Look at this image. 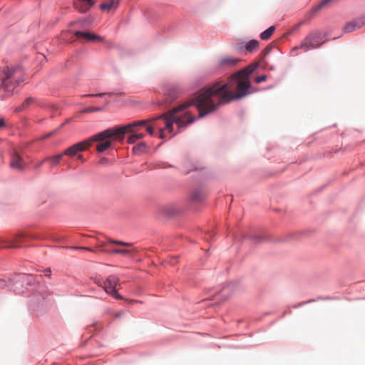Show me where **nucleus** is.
<instances>
[{
  "instance_id": "nucleus-1",
  "label": "nucleus",
  "mask_w": 365,
  "mask_h": 365,
  "mask_svg": "<svg viewBox=\"0 0 365 365\" xmlns=\"http://www.w3.org/2000/svg\"><path fill=\"white\" fill-rule=\"evenodd\" d=\"M258 66L251 65L231 76L227 82L216 81L212 86L202 90L197 98L200 117L214 111L220 104L241 98L248 93L249 76Z\"/></svg>"
},
{
  "instance_id": "nucleus-2",
  "label": "nucleus",
  "mask_w": 365,
  "mask_h": 365,
  "mask_svg": "<svg viewBox=\"0 0 365 365\" xmlns=\"http://www.w3.org/2000/svg\"><path fill=\"white\" fill-rule=\"evenodd\" d=\"M198 97L199 94L195 98L173 108L168 113L158 116L156 118H151L150 120H159L158 125L163 128L164 132L165 130H168L169 133H172L173 125L174 123H176L179 128H184L187 125L190 124L195 120V118L190 114V111L184 110L189 106L195 105L200 112V110L197 107ZM198 118H200V115Z\"/></svg>"
},
{
  "instance_id": "nucleus-3",
  "label": "nucleus",
  "mask_w": 365,
  "mask_h": 365,
  "mask_svg": "<svg viewBox=\"0 0 365 365\" xmlns=\"http://www.w3.org/2000/svg\"><path fill=\"white\" fill-rule=\"evenodd\" d=\"M148 122V120H138L123 127L107 129L105 131H108L109 135L105 136V138H113L115 140H122L125 133H131L132 135L128 138V143L133 144L145 136L144 133H140V126L146 125Z\"/></svg>"
},
{
  "instance_id": "nucleus-4",
  "label": "nucleus",
  "mask_w": 365,
  "mask_h": 365,
  "mask_svg": "<svg viewBox=\"0 0 365 365\" xmlns=\"http://www.w3.org/2000/svg\"><path fill=\"white\" fill-rule=\"evenodd\" d=\"M4 73L5 77L0 87V97L2 99L11 96L16 86L24 81L23 71L19 66H7Z\"/></svg>"
},
{
  "instance_id": "nucleus-5",
  "label": "nucleus",
  "mask_w": 365,
  "mask_h": 365,
  "mask_svg": "<svg viewBox=\"0 0 365 365\" xmlns=\"http://www.w3.org/2000/svg\"><path fill=\"white\" fill-rule=\"evenodd\" d=\"M109 135L108 131H103L96 135H93L92 137L78 142L71 147L66 149L63 154V155H68L70 157H73L79 152H82L86 150L88 148H90L93 142H97V140L105 139V136Z\"/></svg>"
},
{
  "instance_id": "nucleus-6",
  "label": "nucleus",
  "mask_w": 365,
  "mask_h": 365,
  "mask_svg": "<svg viewBox=\"0 0 365 365\" xmlns=\"http://www.w3.org/2000/svg\"><path fill=\"white\" fill-rule=\"evenodd\" d=\"M324 43L322 34L318 31H313L307 35L302 41L299 48L307 51L310 49L319 48Z\"/></svg>"
},
{
  "instance_id": "nucleus-7",
  "label": "nucleus",
  "mask_w": 365,
  "mask_h": 365,
  "mask_svg": "<svg viewBox=\"0 0 365 365\" xmlns=\"http://www.w3.org/2000/svg\"><path fill=\"white\" fill-rule=\"evenodd\" d=\"M119 282L118 278L115 275H110L103 283V289L106 293L110 294L118 299H122L123 297L116 292L115 287Z\"/></svg>"
},
{
  "instance_id": "nucleus-8",
  "label": "nucleus",
  "mask_w": 365,
  "mask_h": 365,
  "mask_svg": "<svg viewBox=\"0 0 365 365\" xmlns=\"http://www.w3.org/2000/svg\"><path fill=\"white\" fill-rule=\"evenodd\" d=\"M147 120L148 121V124L146 125H144V126H140V128H145L147 132L150 135H153L155 129H158V130H159V132H160V135H159L160 138H162V139H164V138H166V136H165V135L164 133V131H163V128L160 127L158 125V121L159 120H150V119H148Z\"/></svg>"
},
{
  "instance_id": "nucleus-9",
  "label": "nucleus",
  "mask_w": 365,
  "mask_h": 365,
  "mask_svg": "<svg viewBox=\"0 0 365 365\" xmlns=\"http://www.w3.org/2000/svg\"><path fill=\"white\" fill-rule=\"evenodd\" d=\"M364 26H365V17H360L351 22L346 24L344 27V30L345 32L350 33L355 31L356 29L361 28Z\"/></svg>"
},
{
  "instance_id": "nucleus-10",
  "label": "nucleus",
  "mask_w": 365,
  "mask_h": 365,
  "mask_svg": "<svg viewBox=\"0 0 365 365\" xmlns=\"http://www.w3.org/2000/svg\"><path fill=\"white\" fill-rule=\"evenodd\" d=\"M74 35L81 40L85 41H101L103 40V38L100 36H98L95 34L90 33V32H82L77 31L75 32Z\"/></svg>"
},
{
  "instance_id": "nucleus-11",
  "label": "nucleus",
  "mask_w": 365,
  "mask_h": 365,
  "mask_svg": "<svg viewBox=\"0 0 365 365\" xmlns=\"http://www.w3.org/2000/svg\"><path fill=\"white\" fill-rule=\"evenodd\" d=\"M10 166L11 168L16 169L18 170H23L24 169L22 158L17 153H14L12 154Z\"/></svg>"
},
{
  "instance_id": "nucleus-12",
  "label": "nucleus",
  "mask_w": 365,
  "mask_h": 365,
  "mask_svg": "<svg viewBox=\"0 0 365 365\" xmlns=\"http://www.w3.org/2000/svg\"><path fill=\"white\" fill-rule=\"evenodd\" d=\"M239 60L237 58L231 57V56H223L220 59L219 63L221 66H235Z\"/></svg>"
},
{
  "instance_id": "nucleus-13",
  "label": "nucleus",
  "mask_w": 365,
  "mask_h": 365,
  "mask_svg": "<svg viewBox=\"0 0 365 365\" xmlns=\"http://www.w3.org/2000/svg\"><path fill=\"white\" fill-rule=\"evenodd\" d=\"M118 0H110L101 4L100 8L102 10L109 11L112 9H115L118 6Z\"/></svg>"
},
{
  "instance_id": "nucleus-14",
  "label": "nucleus",
  "mask_w": 365,
  "mask_h": 365,
  "mask_svg": "<svg viewBox=\"0 0 365 365\" xmlns=\"http://www.w3.org/2000/svg\"><path fill=\"white\" fill-rule=\"evenodd\" d=\"M109 138H106L103 140H100L99 141H102L101 143H99L96 146V150L99 153H102L107 149H108L111 145L110 140H108Z\"/></svg>"
},
{
  "instance_id": "nucleus-15",
  "label": "nucleus",
  "mask_w": 365,
  "mask_h": 365,
  "mask_svg": "<svg viewBox=\"0 0 365 365\" xmlns=\"http://www.w3.org/2000/svg\"><path fill=\"white\" fill-rule=\"evenodd\" d=\"M36 99L32 97L27 98L21 106L16 109V111L19 112L28 108L31 105L36 103Z\"/></svg>"
},
{
  "instance_id": "nucleus-16",
  "label": "nucleus",
  "mask_w": 365,
  "mask_h": 365,
  "mask_svg": "<svg viewBox=\"0 0 365 365\" xmlns=\"http://www.w3.org/2000/svg\"><path fill=\"white\" fill-rule=\"evenodd\" d=\"M334 0H323L319 4L314 6L312 10L311 13L312 15L317 13L319 11H320L322 9L327 6L331 2L334 1Z\"/></svg>"
},
{
  "instance_id": "nucleus-17",
  "label": "nucleus",
  "mask_w": 365,
  "mask_h": 365,
  "mask_svg": "<svg viewBox=\"0 0 365 365\" xmlns=\"http://www.w3.org/2000/svg\"><path fill=\"white\" fill-rule=\"evenodd\" d=\"M25 235L23 233H19L15 235L14 239L10 244L7 246L8 247H18L16 243H20L24 241Z\"/></svg>"
},
{
  "instance_id": "nucleus-18",
  "label": "nucleus",
  "mask_w": 365,
  "mask_h": 365,
  "mask_svg": "<svg viewBox=\"0 0 365 365\" xmlns=\"http://www.w3.org/2000/svg\"><path fill=\"white\" fill-rule=\"evenodd\" d=\"M147 150V145L144 142H141L133 148V151L135 154L140 155Z\"/></svg>"
},
{
  "instance_id": "nucleus-19",
  "label": "nucleus",
  "mask_w": 365,
  "mask_h": 365,
  "mask_svg": "<svg viewBox=\"0 0 365 365\" xmlns=\"http://www.w3.org/2000/svg\"><path fill=\"white\" fill-rule=\"evenodd\" d=\"M274 31H275V26H270L269 28H268L267 30H265L260 34L261 39H262V40L269 39L271 37V36L273 34Z\"/></svg>"
},
{
  "instance_id": "nucleus-20",
  "label": "nucleus",
  "mask_w": 365,
  "mask_h": 365,
  "mask_svg": "<svg viewBox=\"0 0 365 365\" xmlns=\"http://www.w3.org/2000/svg\"><path fill=\"white\" fill-rule=\"evenodd\" d=\"M63 156V153L58 154L51 157H48L44 159V160H50L52 163V165H56L60 163L62 158Z\"/></svg>"
},
{
  "instance_id": "nucleus-21",
  "label": "nucleus",
  "mask_w": 365,
  "mask_h": 365,
  "mask_svg": "<svg viewBox=\"0 0 365 365\" xmlns=\"http://www.w3.org/2000/svg\"><path fill=\"white\" fill-rule=\"evenodd\" d=\"M259 46V42L257 40H251L246 45V50L252 52L256 50Z\"/></svg>"
},
{
  "instance_id": "nucleus-22",
  "label": "nucleus",
  "mask_w": 365,
  "mask_h": 365,
  "mask_svg": "<svg viewBox=\"0 0 365 365\" xmlns=\"http://www.w3.org/2000/svg\"><path fill=\"white\" fill-rule=\"evenodd\" d=\"M91 6H88L86 4L82 1L77 2L75 4V8L81 13L86 12Z\"/></svg>"
},
{
  "instance_id": "nucleus-23",
  "label": "nucleus",
  "mask_w": 365,
  "mask_h": 365,
  "mask_svg": "<svg viewBox=\"0 0 365 365\" xmlns=\"http://www.w3.org/2000/svg\"><path fill=\"white\" fill-rule=\"evenodd\" d=\"M133 250H129L126 249H114L112 252L113 254L128 255L133 252Z\"/></svg>"
},
{
  "instance_id": "nucleus-24",
  "label": "nucleus",
  "mask_w": 365,
  "mask_h": 365,
  "mask_svg": "<svg viewBox=\"0 0 365 365\" xmlns=\"http://www.w3.org/2000/svg\"><path fill=\"white\" fill-rule=\"evenodd\" d=\"M102 110V108L100 107H91L85 109L84 113H92Z\"/></svg>"
},
{
  "instance_id": "nucleus-25",
  "label": "nucleus",
  "mask_w": 365,
  "mask_h": 365,
  "mask_svg": "<svg viewBox=\"0 0 365 365\" xmlns=\"http://www.w3.org/2000/svg\"><path fill=\"white\" fill-rule=\"evenodd\" d=\"M109 242L111 243L115 244V245H123V246H126V247H130L132 245L130 243L118 241V240H110Z\"/></svg>"
},
{
  "instance_id": "nucleus-26",
  "label": "nucleus",
  "mask_w": 365,
  "mask_h": 365,
  "mask_svg": "<svg viewBox=\"0 0 365 365\" xmlns=\"http://www.w3.org/2000/svg\"><path fill=\"white\" fill-rule=\"evenodd\" d=\"M106 94H108L110 95V93H97V94H88V95H86L85 96H88V97H102Z\"/></svg>"
},
{
  "instance_id": "nucleus-27",
  "label": "nucleus",
  "mask_w": 365,
  "mask_h": 365,
  "mask_svg": "<svg viewBox=\"0 0 365 365\" xmlns=\"http://www.w3.org/2000/svg\"><path fill=\"white\" fill-rule=\"evenodd\" d=\"M266 78H267L266 76L262 75V76H259L257 77L256 79H255V81L257 83H261V82L264 81L266 80Z\"/></svg>"
},
{
  "instance_id": "nucleus-28",
  "label": "nucleus",
  "mask_w": 365,
  "mask_h": 365,
  "mask_svg": "<svg viewBox=\"0 0 365 365\" xmlns=\"http://www.w3.org/2000/svg\"><path fill=\"white\" fill-rule=\"evenodd\" d=\"M80 1H82L83 3L86 4L88 6H92L94 4V2L93 0H79Z\"/></svg>"
},
{
  "instance_id": "nucleus-29",
  "label": "nucleus",
  "mask_w": 365,
  "mask_h": 365,
  "mask_svg": "<svg viewBox=\"0 0 365 365\" xmlns=\"http://www.w3.org/2000/svg\"><path fill=\"white\" fill-rule=\"evenodd\" d=\"M55 132H56V131L54 130V131H53V132H50V133H47V134H46V135H45L44 136L41 137V138H40V140H44V139H46V138H48L51 137V135H52Z\"/></svg>"
},
{
  "instance_id": "nucleus-30",
  "label": "nucleus",
  "mask_w": 365,
  "mask_h": 365,
  "mask_svg": "<svg viewBox=\"0 0 365 365\" xmlns=\"http://www.w3.org/2000/svg\"><path fill=\"white\" fill-rule=\"evenodd\" d=\"M46 160H44V159L40 162H38V163H36L35 165V168L36 169H38L39 168H41V166L46 162Z\"/></svg>"
},
{
  "instance_id": "nucleus-31",
  "label": "nucleus",
  "mask_w": 365,
  "mask_h": 365,
  "mask_svg": "<svg viewBox=\"0 0 365 365\" xmlns=\"http://www.w3.org/2000/svg\"><path fill=\"white\" fill-rule=\"evenodd\" d=\"M94 282L98 286L103 287V283L101 282V280L99 279H95Z\"/></svg>"
},
{
  "instance_id": "nucleus-32",
  "label": "nucleus",
  "mask_w": 365,
  "mask_h": 365,
  "mask_svg": "<svg viewBox=\"0 0 365 365\" xmlns=\"http://www.w3.org/2000/svg\"><path fill=\"white\" fill-rule=\"evenodd\" d=\"M76 155H77V158H78V159L79 160H81V162H84L85 161V159L83 158V156L81 154H78Z\"/></svg>"
},
{
  "instance_id": "nucleus-33",
  "label": "nucleus",
  "mask_w": 365,
  "mask_h": 365,
  "mask_svg": "<svg viewBox=\"0 0 365 365\" xmlns=\"http://www.w3.org/2000/svg\"><path fill=\"white\" fill-rule=\"evenodd\" d=\"M5 125V122L4 119H0V128H2Z\"/></svg>"
},
{
  "instance_id": "nucleus-34",
  "label": "nucleus",
  "mask_w": 365,
  "mask_h": 365,
  "mask_svg": "<svg viewBox=\"0 0 365 365\" xmlns=\"http://www.w3.org/2000/svg\"><path fill=\"white\" fill-rule=\"evenodd\" d=\"M45 273H46V275L48 276V277H50L51 275V271L50 269H46L45 271Z\"/></svg>"
},
{
  "instance_id": "nucleus-35",
  "label": "nucleus",
  "mask_w": 365,
  "mask_h": 365,
  "mask_svg": "<svg viewBox=\"0 0 365 365\" xmlns=\"http://www.w3.org/2000/svg\"><path fill=\"white\" fill-rule=\"evenodd\" d=\"M122 314H123L122 312H118V313L115 314V317H120L122 315Z\"/></svg>"
},
{
  "instance_id": "nucleus-36",
  "label": "nucleus",
  "mask_w": 365,
  "mask_h": 365,
  "mask_svg": "<svg viewBox=\"0 0 365 365\" xmlns=\"http://www.w3.org/2000/svg\"><path fill=\"white\" fill-rule=\"evenodd\" d=\"M269 50H270V48H267L264 51V55H266L267 53H269Z\"/></svg>"
},
{
  "instance_id": "nucleus-37",
  "label": "nucleus",
  "mask_w": 365,
  "mask_h": 365,
  "mask_svg": "<svg viewBox=\"0 0 365 365\" xmlns=\"http://www.w3.org/2000/svg\"><path fill=\"white\" fill-rule=\"evenodd\" d=\"M269 50H270V48H267L264 51V55H266L267 53H269Z\"/></svg>"
},
{
  "instance_id": "nucleus-38",
  "label": "nucleus",
  "mask_w": 365,
  "mask_h": 365,
  "mask_svg": "<svg viewBox=\"0 0 365 365\" xmlns=\"http://www.w3.org/2000/svg\"><path fill=\"white\" fill-rule=\"evenodd\" d=\"M302 24H303L302 22L299 23L297 25H296V28L297 29L299 28Z\"/></svg>"
},
{
  "instance_id": "nucleus-39",
  "label": "nucleus",
  "mask_w": 365,
  "mask_h": 365,
  "mask_svg": "<svg viewBox=\"0 0 365 365\" xmlns=\"http://www.w3.org/2000/svg\"><path fill=\"white\" fill-rule=\"evenodd\" d=\"M79 249H83V250H89L91 251V250L88 247H79Z\"/></svg>"
},
{
  "instance_id": "nucleus-40",
  "label": "nucleus",
  "mask_w": 365,
  "mask_h": 365,
  "mask_svg": "<svg viewBox=\"0 0 365 365\" xmlns=\"http://www.w3.org/2000/svg\"><path fill=\"white\" fill-rule=\"evenodd\" d=\"M102 160H103V162H105V160H106V158H104Z\"/></svg>"
},
{
  "instance_id": "nucleus-41",
  "label": "nucleus",
  "mask_w": 365,
  "mask_h": 365,
  "mask_svg": "<svg viewBox=\"0 0 365 365\" xmlns=\"http://www.w3.org/2000/svg\"><path fill=\"white\" fill-rule=\"evenodd\" d=\"M102 160H103V162H105V160H106V158H104Z\"/></svg>"
}]
</instances>
